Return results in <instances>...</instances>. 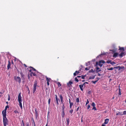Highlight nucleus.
Segmentation results:
<instances>
[{
	"label": "nucleus",
	"instance_id": "nucleus-1",
	"mask_svg": "<svg viewBox=\"0 0 126 126\" xmlns=\"http://www.w3.org/2000/svg\"><path fill=\"white\" fill-rule=\"evenodd\" d=\"M9 107L8 105L6 106L5 108V109L2 112V114L3 116V121L7 120V119L6 117V110L7 108H9Z\"/></svg>",
	"mask_w": 126,
	"mask_h": 126
},
{
	"label": "nucleus",
	"instance_id": "nucleus-2",
	"mask_svg": "<svg viewBox=\"0 0 126 126\" xmlns=\"http://www.w3.org/2000/svg\"><path fill=\"white\" fill-rule=\"evenodd\" d=\"M37 85V81L36 80H35L34 82L33 90V93H35V91L36 90Z\"/></svg>",
	"mask_w": 126,
	"mask_h": 126
},
{
	"label": "nucleus",
	"instance_id": "nucleus-3",
	"mask_svg": "<svg viewBox=\"0 0 126 126\" xmlns=\"http://www.w3.org/2000/svg\"><path fill=\"white\" fill-rule=\"evenodd\" d=\"M15 80L17 82H18L19 83H20L21 82V79L20 77L17 76L15 77V76L14 77Z\"/></svg>",
	"mask_w": 126,
	"mask_h": 126
},
{
	"label": "nucleus",
	"instance_id": "nucleus-4",
	"mask_svg": "<svg viewBox=\"0 0 126 126\" xmlns=\"http://www.w3.org/2000/svg\"><path fill=\"white\" fill-rule=\"evenodd\" d=\"M73 83V82L70 80L67 83V85L68 87L71 88L72 87V84Z\"/></svg>",
	"mask_w": 126,
	"mask_h": 126
},
{
	"label": "nucleus",
	"instance_id": "nucleus-5",
	"mask_svg": "<svg viewBox=\"0 0 126 126\" xmlns=\"http://www.w3.org/2000/svg\"><path fill=\"white\" fill-rule=\"evenodd\" d=\"M105 62L103 60H101L99 61V65L101 67H102L103 65V63H104Z\"/></svg>",
	"mask_w": 126,
	"mask_h": 126
},
{
	"label": "nucleus",
	"instance_id": "nucleus-6",
	"mask_svg": "<svg viewBox=\"0 0 126 126\" xmlns=\"http://www.w3.org/2000/svg\"><path fill=\"white\" fill-rule=\"evenodd\" d=\"M21 93H20L19 95H18V100L19 102H22V100H21V98L22 97L21 95Z\"/></svg>",
	"mask_w": 126,
	"mask_h": 126
},
{
	"label": "nucleus",
	"instance_id": "nucleus-7",
	"mask_svg": "<svg viewBox=\"0 0 126 126\" xmlns=\"http://www.w3.org/2000/svg\"><path fill=\"white\" fill-rule=\"evenodd\" d=\"M4 126H6L8 125V120L3 121Z\"/></svg>",
	"mask_w": 126,
	"mask_h": 126
},
{
	"label": "nucleus",
	"instance_id": "nucleus-8",
	"mask_svg": "<svg viewBox=\"0 0 126 126\" xmlns=\"http://www.w3.org/2000/svg\"><path fill=\"white\" fill-rule=\"evenodd\" d=\"M11 64V63L9 60L8 61V63L7 66V69L8 70L10 68Z\"/></svg>",
	"mask_w": 126,
	"mask_h": 126
},
{
	"label": "nucleus",
	"instance_id": "nucleus-9",
	"mask_svg": "<svg viewBox=\"0 0 126 126\" xmlns=\"http://www.w3.org/2000/svg\"><path fill=\"white\" fill-rule=\"evenodd\" d=\"M55 99L56 102V103L57 105L59 104V103L58 102V100L60 101V100L59 99H58L57 95H55Z\"/></svg>",
	"mask_w": 126,
	"mask_h": 126
},
{
	"label": "nucleus",
	"instance_id": "nucleus-10",
	"mask_svg": "<svg viewBox=\"0 0 126 126\" xmlns=\"http://www.w3.org/2000/svg\"><path fill=\"white\" fill-rule=\"evenodd\" d=\"M125 52H122L121 53H120L119 55V56L121 58L123 56H125Z\"/></svg>",
	"mask_w": 126,
	"mask_h": 126
},
{
	"label": "nucleus",
	"instance_id": "nucleus-11",
	"mask_svg": "<svg viewBox=\"0 0 126 126\" xmlns=\"http://www.w3.org/2000/svg\"><path fill=\"white\" fill-rule=\"evenodd\" d=\"M118 55V53L117 52L114 53L113 55V57H114L116 58L117 57Z\"/></svg>",
	"mask_w": 126,
	"mask_h": 126
},
{
	"label": "nucleus",
	"instance_id": "nucleus-12",
	"mask_svg": "<svg viewBox=\"0 0 126 126\" xmlns=\"http://www.w3.org/2000/svg\"><path fill=\"white\" fill-rule=\"evenodd\" d=\"M116 115H120V116L122 115H123V113L122 112H118V113H116Z\"/></svg>",
	"mask_w": 126,
	"mask_h": 126
},
{
	"label": "nucleus",
	"instance_id": "nucleus-13",
	"mask_svg": "<svg viewBox=\"0 0 126 126\" xmlns=\"http://www.w3.org/2000/svg\"><path fill=\"white\" fill-rule=\"evenodd\" d=\"M109 121V119H106L105 120V122L104 123V124H107L108 123Z\"/></svg>",
	"mask_w": 126,
	"mask_h": 126
},
{
	"label": "nucleus",
	"instance_id": "nucleus-14",
	"mask_svg": "<svg viewBox=\"0 0 126 126\" xmlns=\"http://www.w3.org/2000/svg\"><path fill=\"white\" fill-rule=\"evenodd\" d=\"M96 73H98V72L101 71V70L98 67H96Z\"/></svg>",
	"mask_w": 126,
	"mask_h": 126
},
{
	"label": "nucleus",
	"instance_id": "nucleus-15",
	"mask_svg": "<svg viewBox=\"0 0 126 126\" xmlns=\"http://www.w3.org/2000/svg\"><path fill=\"white\" fill-rule=\"evenodd\" d=\"M79 87L81 90L83 91V89L82 88L83 87V85H79Z\"/></svg>",
	"mask_w": 126,
	"mask_h": 126
},
{
	"label": "nucleus",
	"instance_id": "nucleus-16",
	"mask_svg": "<svg viewBox=\"0 0 126 126\" xmlns=\"http://www.w3.org/2000/svg\"><path fill=\"white\" fill-rule=\"evenodd\" d=\"M4 92V91L3 90H2L0 92V96L1 97L2 96V94Z\"/></svg>",
	"mask_w": 126,
	"mask_h": 126
},
{
	"label": "nucleus",
	"instance_id": "nucleus-17",
	"mask_svg": "<svg viewBox=\"0 0 126 126\" xmlns=\"http://www.w3.org/2000/svg\"><path fill=\"white\" fill-rule=\"evenodd\" d=\"M114 68H115V69H118V70H121V67L120 66H116V67H114Z\"/></svg>",
	"mask_w": 126,
	"mask_h": 126
},
{
	"label": "nucleus",
	"instance_id": "nucleus-18",
	"mask_svg": "<svg viewBox=\"0 0 126 126\" xmlns=\"http://www.w3.org/2000/svg\"><path fill=\"white\" fill-rule=\"evenodd\" d=\"M119 50H121L123 51V52L124 51L125 49L124 47H119Z\"/></svg>",
	"mask_w": 126,
	"mask_h": 126
},
{
	"label": "nucleus",
	"instance_id": "nucleus-19",
	"mask_svg": "<svg viewBox=\"0 0 126 126\" xmlns=\"http://www.w3.org/2000/svg\"><path fill=\"white\" fill-rule=\"evenodd\" d=\"M65 115L64 111H62V112L61 116L63 118Z\"/></svg>",
	"mask_w": 126,
	"mask_h": 126
},
{
	"label": "nucleus",
	"instance_id": "nucleus-20",
	"mask_svg": "<svg viewBox=\"0 0 126 126\" xmlns=\"http://www.w3.org/2000/svg\"><path fill=\"white\" fill-rule=\"evenodd\" d=\"M32 74L33 76H36V75L35 73H33V72H31V73L30 74V76H32Z\"/></svg>",
	"mask_w": 126,
	"mask_h": 126
},
{
	"label": "nucleus",
	"instance_id": "nucleus-21",
	"mask_svg": "<svg viewBox=\"0 0 126 126\" xmlns=\"http://www.w3.org/2000/svg\"><path fill=\"white\" fill-rule=\"evenodd\" d=\"M79 72L76 71L74 73V76H76L77 74H78L79 73Z\"/></svg>",
	"mask_w": 126,
	"mask_h": 126
},
{
	"label": "nucleus",
	"instance_id": "nucleus-22",
	"mask_svg": "<svg viewBox=\"0 0 126 126\" xmlns=\"http://www.w3.org/2000/svg\"><path fill=\"white\" fill-rule=\"evenodd\" d=\"M66 122L68 126L69 122V119L68 118H67L66 119Z\"/></svg>",
	"mask_w": 126,
	"mask_h": 126
},
{
	"label": "nucleus",
	"instance_id": "nucleus-23",
	"mask_svg": "<svg viewBox=\"0 0 126 126\" xmlns=\"http://www.w3.org/2000/svg\"><path fill=\"white\" fill-rule=\"evenodd\" d=\"M31 121L32 122V123L33 125L34 124V126H35V123L34 122L33 119V118H32L31 119Z\"/></svg>",
	"mask_w": 126,
	"mask_h": 126
},
{
	"label": "nucleus",
	"instance_id": "nucleus-24",
	"mask_svg": "<svg viewBox=\"0 0 126 126\" xmlns=\"http://www.w3.org/2000/svg\"><path fill=\"white\" fill-rule=\"evenodd\" d=\"M35 114L36 116H37L38 115V112L37 111V109L36 108H35Z\"/></svg>",
	"mask_w": 126,
	"mask_h": 126
},
{
	"label": "nucleus",
	"instance_id": "nucleus-25",
	"mask_svg": "<svg viewBox=\"0 0 126 126\" xmlns=\"http://www.w3.org/2000/svg\"><path fill=\"white\" fill-rule=\"evenodd\" d=\"M19 106L21 109H22V107L21 102H19Z\"/></svg>",
	"mask_w": 126,
	"mask_h": 126
},
{
	"label": "nucleus",
	"instance_id": "nucleus-26",
	"mask_svg": "<svg viewBox=\"0 0 126 126\" xmlns=\"http://www.w3.org/2000/svg\"><path fill=\"white\" fill-rule=\"evenodd\" d=\"M62 111H64L65 106L64 105V103H63V105L62 106Z\"/></svg>",
	"mask_w": 126,
	"mask_h": 126
},
{
	"label": "nucleus",
	"instance_id": "nucleus-27",
	"mask_svg": "<svg viewBox=\"0 0 126 126\" xmlns=\"http://www.w3.org/2000/svg\"><path fill=\"white\" fill-rule=\"evenodd\" d=\"M69 104H70V106H69L70 108V109H71L72 107V106L73 105V102H71V103H70Z\"/></svg>",
	"mask_w": 126,
	"mask_h": 126
},
{
	"label": "nucleus",
	"instance_id": "nucleus-28",
	"mask_svg": "<svg viewBox=\"0 0 126 126\" xmlns=\"http://www.w3.org/2000/svg\"><path fill=\"white\" fill-rule=\"evenodd\" d=\"M20 74L21 76V78H24V75L23 73L21 72L20 73Z\"/></svg>",
	"mask_w": 126,
	"mask_h": 126
},
{
	"label": "nucleus",
	"instance_id": "nucleus-29",
	"mask_svg": "<svg viewBox=\"0 0 126 126\" xmlns=\"http://www.w3.org/2000/svg\"><path fill=\"white\" fill-rule=\"evenodd\" d=\"M114 68H114H114L111 67L110 68H107V70H113Z\"/></svg>",
	"mask_w": 126,
	"mask_h": 126
},
{
	"label": "nucleus",
	"instance_id": "nucleus-30",
	"mask_svg": "<svg viewBox=\"0 0 126 126\" xmlns=\"http://www.w3.org/2000/svg\"><path fill=\"white\" fill-rule=\"evenodd\" d=\"M111 60H108L107 61L106 63L108 64L110 63L111 64Z\"/></svg>",
	"mask_w": 126,
	"mask_h": 126
},
{
	"label": "nucleus",
	"instance_id": "nucleus-31",
	"mask_svg": "<svg viewBox=\"0 0 126 126\" xmlns=\"http://www.w3.org/2000/svg\"><path fill=\"white\" fill-rule=\"evenodd\" d=\"M46 80L47 81V82H49L50 81V80L51 79L50 78H48L46 76Z\"/></svg>",
	"mask_w": 126,
	"mask_h": 126
},
{
	"label": "nucleus",
	"instance_id": "nucleus-32",
	"mask_svg": "<svg viewBox=\"0 0 126 126\" xmlns=\"http://www.w3.org/2000/svg\"><path fill=\"white\" fill-rule=\"evenodd\" d=\"M76 102L77 103H79V97L77 98L76 99Z\"/></svg>",
	"mask_w": 126,
	"mask_h": 126
},
{
	"label": "nucleus",
	"instance_id": "nucleus-33",
	"mask_svg": "<svg viewBox=\"0 0 126 126\" xmlns=\"http://www.w3.org/2000/svg\"><path fill=\"white\" fill-rule=\"evenodd\" d=\"M59 96L61 100L63 99V97L61 94H60Z\"/></svg>",
	"mask_w": 126,
	"mask_h": 126
},
{
	"label": "nucleus",
	"instance_id": "nucleus-34",
	"mask_svg": "<svg viewBox=\"0 0 126 126\" xmlns=\"http://www.w3.org/2000/svg\"><path fill=\"white\" fill-rule=\"evenodd\" d=\"M21 126H25L23 120H22L21 121Z\"/></svg>",
	"mask_w": 126,
	"mask_h": 126
},
{
	"label": "nucleus",
	"instance_id": "nucleus-35",
	"mask_svg": "<svg viewBox=\"0 0 126 126\" xmlns=\"http://www.w3.org/2000/svg\"><path fill=\"white\" fill-rule=\"evenodd\" d=\"M58 85V87H59L60 86H61V84L60 83V82H58L57 83Z\"/></svg>",
	"mask_w": 126,
	"mask_h": 126
},
{
	"label": "nucleus",
	"instance_id": "nucleus-36",
	"mask_svg": "<svg viewBox=\"0 0 126 126\" xmlns=\"http://www.w3.org/2000/svg\"><path fill=\"white\" fill-rule=\"evenodd\" d=\"M92 106L93 107H94L95 106V104L94 102H93L92 104Z\"/></svg>",
	"mask_w": 126,
	"mask_h": 126
},
{
	"label": "nucleus",
	"instance_id": "nucleus-37",
	"mask_svg": "<svg viewBox=\"0 0 126 126\" xmlns=\"http://www.w3.org/2000/svg\"><path fill=\"white\" fill-rule=\"evenodd\" d=\"M73 111V110L72 109L69 110V112L71 114H72V113Z\"/></svg>",
	"mask_w": 126,
	"mask_h": 126
},
{
	"label": "nucleus",
	"instance_id": "nucleus-38",
	"mask_svg": "<svg viewBox=\"0 0 126 126\" xmlns=\"http://www.w3.org/2000/svg\"><path fill=\"white\" fill-rule=\"evenodd\" d=\"M30 68H32V70H33L34 71H36V70L35 69H34L33 67H32L30 66Z\"/></svg>",
	"mask_w": 126,
	"mask_h": 126
},
{
	"label": "nucleus",
	"instance_id": "nucleus-39",
	"mask_svg": "<svg viewBox=\"0 0 126 126\" xmlns=\"http://www.w3.org/2000/svg\"><path fill=\"white\" fill-rule=\"evenodd\" d=\"M75 80L78 82H79V80L76 77L75 78Z\"/></svg>",
	"mask_w": 126,
	"mask_h": 126
},
{
	"label": "nucleus",
	"instance_id": "nucleus-40",
	"mask_svg": "<svg viewBox=\"0 0 126 126\" xmlns=\"http://www.w3.org/2000/svg\"><path fill=\"white\" fill-rule=\"evenodd\" d=\"M115 64V62H111V64H112V65H114V64Z\"/></svg>",
	"mask_w": 126,
	"mask_h": 126
},
{
	"label": "nucleus",
	"instance_id": "nucleus-41",
	"mask_svg": "<svg viewBox=\"0 0 126 126\" xmlns=\"http://www.w3.org/2000/svg\"><path fill=\"white\" fill-rule=\"evenodd\" d=\"M97 81V80H96L95 81H92V82H93L94 84H95Z\"/></svg>",
	"mask_w": 126,
	"mask_h": 126
},
{
	"label": "nucleus",
	"instance_id": "nucleus-42",
	"mask_svg": "<svg viewBox=\"0 0 126 126\" xmlns=\"http://www.w3.org/2000/svg\"><path fill=\"white\" fill-rule=\"evenodd\" d=\"M89 103V101L88 100V99H87V102L86 103V105H87V104H88Z\"/></svg>",
	"mask_w": 126,
	"mask_h": 126
},
{
	"label": "nucleus",
	"instance_id": "nucleus-43",
	"mask_svg": "<svg viewBox=\"0 0 126 126\" xmlns=\"http://www.w3.org/2000/svg\"><path fill=\"white\" fill-rule=\"evenodd\" d=\"M85 77V75H84V76L82 75L81 76V78L83 79H84V78Z\"/></svg>",
	"mask_w": 126,
	"mask_h": 126
},
{
	"label": "nucleus",
	"instance_id": "nucleus-44",
	"mask_svg": "<svg viewBox=\"0 0 126 126\" xmlns=\"http://www.w3.org/2000/svg\"><path fill=\"white\" fill-rule=\"evenodd\" d=\"M10 100V95L9 94L8 95V101H9Z\"/></svg>",
	"mask_w": 126,
	"mask_h": 126
},
{
	"label": "nucleus",
	"instance_id": "nucleus-45",
	"mask_svg": "<svg viewBox=\"0 0 126 126\" xmlns=\"http://www.w3.org/2000/svg\"><path fill=\"white\" fill-rule=\"evenodd\" d=\"M92 110H97V109H96L95 106L93 107Z\"/></svg>",
	"mask_w": 126,
	"mask_h": 126
},
{
	"label": "nucleus",
	"instance_id": "nucleus-46",
	"mask_svg": "<svg viewBox=\"0 0 126 126\" xmlns=\"http://www.w3.org/2000/svg\"><path fill=\"white\" fill-rule=\"evenodd\" d=\"M50 102V99L49 98L48 100V102L49 105Z\"/></svg>",
	"mask_w": 126,
	"mask_h": 126
},
{
	"label": "nucleus",
	"instance_id": "nucleus-47",
	"mask_svg": "<svg viewBox=\"0 0 126 126\" xmlns=\"http://www.w3.org/2000/svg\"><path fill=\"white\" fill-rule=\"evenodd\" d=\"M123 115H126V110H125L123 112Z\"/></svg>",
	"mask_w": 126,
	"mask_h": 126
},
{
	"label": "nucleus",
	"instance_id": "nucleus-48",
	"mask_svg": "<svg viewBox=\"0 0 126 126\" xmlns=\"http://www.w3.org/2000/svg\"><path fill=\"white\" fill-rule=\"evenodd\" d=\"M94 78V76H92V77L91 76L90 77V79H93Z\"/></svg>",
	"mask_w": 126,
	"mask_h": 126
},
{
	"label": "nucleus",
	"instance_id": "nucleus-49",
	"mask_svg": "<svg viewBox=\"0 0 126 126\" xmlns=\"http://www.w3.org/2000/svg\"><path fill=\"white\" fill-rule=\"evenodd\" d=\"M121 89L120 88H119V95H121Z\"/></svg>",
	"mask_w": 126,
	"mask_h": 126
},
{
	"label": "nucleus",
	"instance_id": "nucleus-50",
	"mask_svg": "<svg viewBox=\"0 0 126 126\" xmlns=\"http://www.w3.org/2000/svg\"><path fill=\"white\" fill-rule=\"evenodd\" d=\"M14 112L16 113H18V112L17 111L15 110L14 111Z\"/></svg>",
	"mask_w": 126,
	"mask_h": 126
},
{
	"label": "nucleus",
	"instance_id": "nucleus-51",
	"mask_svg": "<svg viewBox=\"0 0 126 126\" xmlns=\"http://www.w3.org/2000/svg\"><path fill=\"white\" fill-rule=\"evenodd\" d=\"M90 108V106L89 105H88L87 106V109L88 110Z\"/></svg>",
	"mask_w": 126,
	"mask_h": 126
},
{
	"label": "nucleus",
	"instance_id": "nucleus-52",
	"mask_svg": "<svg viewBox=\"0 0 126 126\" xmlns=\"http://www.w3.org/2000/svg\"><path fill=\"white\" fill-rule=\"evenodd\" d=\"M89 70V68L88 67H86L85 68V70Z\"/></svg>",
	"mask_w": 126,
	"mask_h": 126
},
{
	"label": "nucleus",
	"instance_id": "nucleus-53",
	"mask_svg": "<svg viewBox=\"0 0 126 126\" xmlns=\"http://www.w3.org/2000/svg\"><path fill=\"white\" fill-rule=\"evenodd\" d=\"M26 126H30L29 123L28 122H27L26 123Z\"/></svg>",
	"mask_w": 126,
	"mask_h": 126
},
{
	"label": "nucleus",
	"instance_id": "nucleus-54",
	"mask_svg": "<svg viewBox=\"0 0 126 126\" xmlns=\"http://www.w3.org/2000/svg\"><path fill=\"white\" fill-rule=\"evenodd\" d=\"M61 103L62 104H63V99L61 100Z\"/></svg>",
	"mask_w": 126,
	"mask_h": 126
},
{
	"label": "nucleus",
	"instance_id": "nucleus-55",
	"mask_svg": "<svg viewBox=\"0 0 126 126\" xmlns=\"http://www.w3.org/2000/svg\"><path fill=\"white\" fill-rule=\"evenodd\" d=\"M27 88H28V91H29L28 93L29 94L30 92V90L29 89V88L28 87Z\"/></svg>",
	"mask_w": 126,
	"mask_h": 126
},
{
	"label": "nucleus",
	"instance_id": "nucleus-56",
	"mask_svg": "<svg viewBox=\"0 0 126 126\" xmlns=\"http://www.w3.org/2000/svg\"><path fill=\"white\" fill-rule=\"evenodd\" d=\"M98 64V63L97 62H96V66H97V65Z\"/></svg>",
	"mask_w": 126,
	"mask_h": 126
},
{
	"label": "nucleus",
	"instance_id": "nucleus-57",
	"mask_svg": "<svg viewBox=\"0 0 126 126\" xmlns=\"http://www.w3.org/2000/svg\"><path fill=\"white\" fill-rule=\"evenodd\" d=\"M79 109V107L77 108V110H76V111H78Z\"/></svg>",
	"mask_w": 126,
	"mask_h": 126
},
{
	"label": "nucleus",
	"instance_id": "nucleus-58",
	"mask_svg": "<svg viewBox=\"0 0 126 126\" xmlns=\"http://www.w3.org/2000/svg\"><path fill=\"white\" fill-rule=\"evenodd\" d=\"M28 79H30V76H29V75L28 74Z\"/></svg>",
	"mask_w": 126,
	"mask_h": 126
},
{
	"label": "nucleus",
	"instance_id": "nucleus-59",
	"mask_svg": "<svg viewBox=\"0 0 126 126\" xmlns=\"http://www.w3.org/2000/svg\"><path fill=\"white\" fill-rule=\"evenodd\" d=\"M49 82H47V86H49Z\"/></svg>",
	"mask_w": 126,
	"mask_h": 126
},
{
	"label": "nucleus",
	"instance_id": "nucleus-60",
	"mask_svg": "<svg viewBox=\"0 0 126 126\" xmlns=\"http://www.w3.org/2000/svg\"><path fill=\"white\" fill-rule=\"evenodd\" d=\"M81 77L80 76H77V77L78 79H79Z\"/></svg>",
	"mask_w": 126,
	"mask_h": 126
},
{
	"label": "nucleus",
	"instance_id": "nucleus-61",
	"mask_svg": "<svg viewBox=\"0 0 126 126\" xmlns=\"http://www.w3.org/2000/svg\"><path fill=\"white\" fill-rule=\"evenodd\" d=\"M32 69H30V70H29V71L30 72H32Z\"/></svg>",
	"mask_w": 126,
	"mask_h": 126
},
{
	"label": "nucleus",
	"instance_id": "nucleus-62",
	"mask_svg": "<svg viewBox=\"0 0 126 126\" xmlns=\"http://www.w3.org/2000/svg\"><path fill=\"white\" fill-rule=\"evenodd\" d=\"M69 103H71V100L70 98L69 99Z\"/></svg>",
	"mask_w": 126,
	"mask_h": 126
},
{
	"label": "nucleus",
	"instance_id": "nucleus-63",
	"mask_svg": "<svg viewBox=\"0 0 126 126\" xmlns=\"http://www.w3.org/2000/svg\"><path fill=\"white\" fill-rule=\"evenodd\" d=\"M24 66L26 67H27V65H26V64H24Z\"/></svg>",
	"mask_w": 126,
	"mask_h": 126
},
{
	"label": "nucleus",
	"instance_id": "nucleus-64",
	"mask_svg": "<svg viewBox=\"0 0 126 126\" xmlns=\"http://www.w3.org/2000/svg\"><path fill=\"white\" fill-rule=\"evenodd\" d=\"M101 126H105L104 125V124H103Z\"/></svg>",
	"mask_w": 126,
	"mask_h": 126
}]
</instances>
